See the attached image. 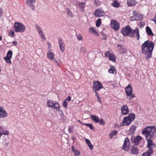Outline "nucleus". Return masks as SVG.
Masks as SVG:
<instances>
[{
    "label": "nucleus",
    "instance_id": "f257e3e1",
    "mask_svg": "<svg viewBox=\"0 0 156 156\" xmlns=\"http://www.w3.org/2000/svg\"><path fill=\"white\" fill-rule=\"evenodd\" d=\"M154 45L155 44L153 42L149 40L145 41L141 45V52L145 55L146 59H148L151 57Z\"/></svg>",
    "mask_w": 156,
    "mask_h": 156
},
{
    "label": "nucleus",
    "instance_id": "f03ea898",
    "mask_svg": "<svg viewBox=\"0 0 156 156\" xmlns=\"http://www.w3.org/2000/svg\"><path fill=\"white\" fill-rule=\"evenodd\" d=\"M121 33L124 36H129L131 37H134L136 34L137 40H139V30L138 27L133 30L132 29L130 26H127L121 30Z\"/></svg>",
    "mask_w": 156,
    "mask_h": 156
},
{
    "label": "nucleus",
    "instance_id": "7ed1b4c3",
    "mask_svg": "<svg viewBox=\"0 0 156 156\" xmlns=\"http://www.w3.org/2000/svg\"><path fill=\"white\" fill-rule=\"evenodd\" d=\"M142 133L145 135L146 139H153L156 136V127L147 126L142 131Z\"/></svg>",
    "mask_w": 156,
    "mask_h": 156
},
{
    "label": "nucleus",
    "instance_id": "20e7f679",
    "mask_svg": "<svg viewBox=\"0 0 156 156\" xmlns=\"http://www.w3.org/2000/svg\"><path fill=\"white\" fill-rule=\"evenodd\" d=\"M135 118V115L134 114H130L128 116L123 118L122 122L120 123V126H129Z\"/></svg>",
    "mask_w": 156,
    "mask_h": 156
},
{
    "label": "nucleus",
    "instance_id": "39448f33",
    "mask_svg": "<svg viewBox=\"0 0 156 156\" xmlns=\"http://www.w3.org/2000/svg\"><path fill=\"white\" fill-rule=\"evenodd\" d=\"M26 28L25 26L21 23L15 22L14 23L13 29L16 32L23 33Z\"/></svg>",
    "mask_w": 156,
    "mask_h": 156
},
{
    "label": "nucleus",
    "instance_id": "423d86ee",
    "mask_svg": "<svg viewBox=\"0 0 156 156\" xmlns=\"http://www.w3.org/2000/svg\"><path fill=\"white\" fill-rule=\"evenodd\" d=\"M47 105L48 107L54 108L57 111H59L60 107L59 104L56 101L51 100H49L47 101Z\"/></svg>",
    "mask_w": 156,
    "mask_h": 156
},
{
    "label": "nucleus",
    "instance_id": "0eeeda50",
    "mask_svg": "<svg viewBox=\"0 0 156 156\" xmlns=\"http://www.w3.org/2000/svg\"><path fill=\"white\" fill-rule=\"evenodd\" d=\"M125 91L127 97H129V100H131L135 97L134 95L133 94V90L131 85H128L125 88Z\"/></svg>",
    "mask_w": 156,
    "mask_h": 156
},
{
    "label": "nucleus",
    "instance_id": "6e6552de",
    "mask_svg": "<svg viewBox=\"0 0 156 156\" xmlns=\"http://www.w3.org/2000/svg\"><path fill=\"white\" fill-rule=\"evenodd\" d=\"M105 55L106 57L108 58V59L113 62H116V57L115 55L112 53V51L108 50L105 52Z\"/></svg>",
    "mask_w": 156,
    "mask_h": 156
},
{
    "label": "nucleus",
    "instance_id": "1a4fd4ad",
    "mask_svg": "<svg viewBox=\"0 0 156 156\" xmlns=\"http://www.w3.org/2000/svg\"><path fill=\"white\" fill-rule=\"evenodd\" d=\"M90 118L94 122L99 123L102 125H104L105 124V122L102 119H100L96 115H90Z\"/></svg>",
    "mask_w": 156,
    "mask_h": 156
},
{
    "label": "nucleus",
    "instance_id": "9d476101",
    "mask_svg": "<svg viewBox=\"0 0 156 156\" xmlns=\"http://www.w3.org/2000/svg\"><path fill=\"white\" fill-rule=\"evenodd\" d=\"M93 90H100L103 88V87L101 82L98 81H94L93 83Z\"/></svg>",
    "mask_w": 156,
    "mask_h": 156
},
{
    "label": "nucleus",
    "instance_id": "9b49d317",
    "mask_svg": "<svg viewBox=\"0 0 156 156\" xmlns=\"http://www.w3.org/2000/svg\"><path fill=\"white\" fill-rule=\"evenodd\" d=\"M12 53L11 50H9L7 53L6 56L4 57V59L7 63L9 64H12V62L11 59L12 58Z\"/></svg>",
    "mask_w": 156,
    "mask_h": 156
},
{
    "label": "nucleus",
    "instance_id": "f8f14e48",
    "mask_svg": "<svg viewBox=\"0 0 156 156\" xmlns=\"http://www.w3.org/2000/svg\"><path fill=\"white\" fill-rule=\"evenodd\" d=\"M129 139L128 138H126L122 147L123 150L125 151H128L129 148Z\"/></svg>",
    "mask_w": 156,
    "mask_h": 156
},
{
    "label": "nucleus",
    "instance_id": "ddd939ff",
    "mask_svg": "<svg viewBox=\"0 0 156 156\" xmlns=\"http://www.w3.org/2000/svg\"><path fill=\"white\" fill-rule=\"evenodd\" d=\"M111 26L112 28L115 31H117L119 29V25L117 21L116 20H112Z\"/></svg>",
    "mask_w": 156,
    "mask_h": 156
},
{
    "label": "nucleus",
    "instance_id": "4468645a",
    "mask_svg": "<svg viewBox=\"0 0 156 156\" xmlns=\"http://www.w3.org/2000/svg\"><path fill=\"white\" fill-rule=\"evenodd\" d=\"M94 14L95 17H99L104 16L105 12L103 10L98 9L95 11Z\"/></svg>",
    "mask_w": 156,
    "mask_h": 156
},
{
    "label": "nucleus",
    "instance_id": "2eb2a0df",
    "mask_svg": "<svg viewBox=\"0 0 156 156\" xmlns=\"http://www.w3.org/2000/svg\"><path fill=\"white\" fill-rule=\"evenodd\" d=\"M58 44L60 51L63 52L65 51V45L61 38L58 39Z\"/></svg>",
    "mask_w": 156,
    "mask_h": 156
},
{
    "label": "nucleus",
    "instance_id": "dca6fc26",
    "mask_svg": "<svg viewBox=\"0 0 156 156\" xmlns=\"http://www.w3.org/2000/svg\"><path fill=\"white\" fill-rule=\"evenodd\" d=\"M27 5L30 7L33 10L35 9V5L34 4L35 3V0H26Z\"/></svg>",
    "mask_w": 156,
    "mask_h": 156
},
{
    "label": "nucleus",
    "instance_id": "f3484780",
    "mask_svg": "<svg viewBox=\"0 0 156 156\" xmlns=\"http://www.w3.org/2000/svg\"><path fill=\"white\" fill-rule=\"evenodd\" d=\"M151 139H146V140L147 141V147L149 148V149L153 151V149L156 146L155 144L153 143Z\"/></svg>",
    "mask_w": 156,
    "mask_h": 156
},
{
    "label": "nucleus",
    "instance_id": "a211bd4d",
    "mask_svg": "<svg viewBox=\"0 0 156 156\" xmlns=\"http://www.w3.org/2000/svg\"><path fill=\"white\" fill-rule=\"evenodd\" d=\"M121 112L122 114L126 115H127L129 112V109L126 105H123L121 107Z\"/></svg>",
    "mask_w": 156,
    "mask_h": 156
},
{
    "label": "nucleus",
    "instance_id": "6ab92c4d",
    "mask_svg": "<svg viewBox=\"0 0 156 156\" xmlns=\"http://www.w3.org/2000/svg\"><path fill=\"white\" fill-rule=\"evenodd\" d=\"M143 138L141 136H137L134 139H131V141L135 145L138 144L139 142Z\"/></svg>",
    "mask_w": 156,
    "mask_h": 156
},
{
    "label": "nucleus",
    "instance_id": "aec40b11",
    "mask_svg": "<svg viewBox=\"0 0 156 156\" xmlns=\"http://www.w3.org/2000/svg\"><path fill=\"white\" fill-rule=\"evenodd\" d=\"M35 27L36 28L37 30L38 31V33L40 35L41 38L43 39H45V37L44 35L43 32L41 30V29L37 25H36L35 26Z\"/></svg>",
    "mask_w": 156,
    "mask_h": 156
},
{
    "label": "nucleus",
    "instance_id": "412c9836",
    "mask_svg": "<svg viewBox=\"0 0 156 156\" xmlns=\"http://www.w3.org/2000/svg\"><path fill=\"white\" fill-rule=\"evenodd\" d=\"M7 116V114L6 112L2 107H0V118H4Z\"/></svg>",
    "mask_w": 156,
    "mask_h": 156
},
{
    "label": "nucleus",
    "instance_id": "4be33fe9",
    "mask_svg": "<svg viewBox=\"0 0 156 156\" xmlns=\"http://www.w3.org/2000/svg\"><path fill=\"white\" fill-rule=\"evenodd\" d=\"M118 49L119 52L122 54H124L126 52V49L125 47L123 45H117Z\"/></svg>",
    "mask_w": 156,
    "mask_h": 156
},
{
    "label": "nucleus",
    "instance_id": "5701e85b",
    "mask_svg": "<svg viewBox=\"0 0 156 156\" xmlns=\"http://www.w3.org/2000/svg\"><path fill=\"white\" fill-rule=\"evenodd\" d=\"M49 50V51L47 53V58L51 60L54 59L55 55L50 50Z\"/></svg>",
    "mask_w": 156,
    "mask_h": 156
},
{
    "label": "nucleus",
    "instance_id": "b1692460",
    "mask_svg": "<svg viewBox=\"0 0 156 156\" xmlns=\"http://www.w3.org/2000/svg\"><path fill=\"white\" fill-rule=\"evenodd\" d=\"M110 68L108 70V72L109 73L115 74L116 73V71L115 67L112 66H110Z\"/></svg>",
    "mask_w": 156,
    "mask_h": 156
},
{
    "label": "nucleus",
    "instance_id": "393cba45",
    "mask_svg": "<svg viewBox=\"0 0 156 156\" xmlns=\"http://www.w3.org/2000/svg\"><path fill=\"white\" fill-rule=\"evenodd\" d=\"M136 127L135 126L133 125L131 126L130 129L129 130L128 132L129 134H133L136 130Z\"/></svg>",
    "mask_w": 156,
    "mask_h": 156
},
{
    "label": "nucleus",
    "instance_id": "a878e982",
    "mask_svg": "<svg viewBox=\"0 0 156 156\" xmlns=\"http://www.w3.org/2000/svg\"><path fill=\"white\" fill-rule=\"evenodd\" d=\"M131 151L133 154H137L138 153V150L136 145H133L131 150Z\"/></svg>",
    "mask_w": 156,
    "mask_h": 156
},
{
    "label": "nucleus",
    "instance_id": "bb28decb",
    "mask_svg": "<svg viewBox=\"0 0 156 156\" xmlns=\"http://www.w3.org/2000/svg\"><path fill=\"white\" fill-rule=\"evenodd\" d=\"M127 3L128 6H131L135 5L136 2L135 0H129L127 1Z\"/></svg>",
    "mask_w": 156,
    "mask_h": 156
},
{
    "label": "nucleus",
    "instance_id": "cd10ccee",
    "mask_svg": "<svg viewBox=\"0 0 156 156\" xmlns=\"http://www.w3.org/2000/svg\"><path fill=\"white\" fill-rule=\"evenodd\" d=\"M146 32L148 35L151 36H153L154 35L151 29L148 27H146Z\"/></svg>",
    "mask_w": 156,
    "mask_h": 156
},
{
    "label": "nucleus",
    "instance_id": "c85d7f7f",
    "mask_svg": "<svg viewBox=\"0 0 156 156\" xmlns=\"http://www.w3.org/2000/svg\"><path fill=\"white\" fill-rule=\"evenodd\" d=\"M153 151L149 149L148 151L143 153L142 156H150L153 153Z\"/></svg>",
    "mask_w": 156,
    "mask_h": 156
},
{
    "label": "nucleus",
    "instance_id": "c756f323",
    "mask_svg": "<svg viewBox=\"0 0 156 156\" xmlns=\"http://www.w3.org/2000/svg\"><path fill=\"white\" fill-rule=\"evenodd\" d=\"M89 31L90 32H92L93 34H96L97 36L99 35L98 31L93 27L90 28L89 29Z\"/></svg>",
    "mask_w": 156,
    "mask_h": 156
},
{
    "label": "nucleus",
    "instance_id": "7c9ffc66",
    "mask_svg": "<svg viewBox=\"0 0 156 156\" xmlns=\"http://www.w3.org/2000/svg\"><path fill=\"white\" fill-rule=\"evenodd\" d=\"M112 5L115 8H118L119 7L120 5L116 0H115L113 2Z\"/></svg>",
    "mask_w": 156,
    "mask_h": 156
},
{
    "label": "nucleus",
    "instance_id": "2f4dec72",
    "mask_svg": "<svg viewBox=\"0 0 156 156\" xmlns=\"http://www.w3.org/2000/svg\"><path fill=\"white\" fill-rule=\"evenodd\" d=\"M117 133V131L116 130H114L110 133L109 135V137L110 138H112L114 136L116 135Z\"/></svg>",
    "mask_w": 156,
    "mask_h": 156
},
{
    "label": "nucleus",
    "instance_id": "473e14b6",
    "mask_svg": "<svg viewBox=\"0 0 156 156\" xmlns=\"http://www.w3.org/2000/svg\"><path fill=\"white\" fill-rule=\"evenodd\" d=\"M8 35L11 37H13L15 36L14 32L12 30H10L8 32Z\"/></svg>",
    "mask_w": 156,
    "mask_h": 156
},
{
    "label": "nucleus",
    "instance_id": "72a5a7b5",
    "mask_svg": "<svg viewBox=\"0 0 156 156\" xmlns=\"http://www.w3.org/2000/svg\"><path fill=\"white\" fill-rule=\"evenodd\" d=\"M83 125L86 126L87 127H89L91 130H94V127L91 124L85 123L83 124Z\"/></svg>",
    "mask_w": 156,
    "mask_h": 156
},
{
    "label": "nucleus",
    "instance_id": "f704fd0d",
    "mask_svg": "<svg viewBox=\"0 0 156 156\" xmlns=\"http://www.w3.org/2000/svg\"><path fill=\"white\" fill-rule=\"evenodd\" d=\"M101 23V20L100 19H98L97 20L96 23V27H99Z\"/></svg>",
    "mask_w": 156,
    "mask_h": 156
},
{
    "label": "nucleus",
    "instance_id": "c9c22d12",
    "mask_svg": "<svg viewBox=\"0 0 156 156\" xmlns=\"http://www.w3.org/2000/svg\"><path fill=\"white\" fill-rule=\"evenodd\" d=\"M101 34L102 36L101 39L106 40L107 38L106 34L102 32L101 33Z\"/></svg>",
    "mask_w": 156,
    "mask_h": 156
},
{
    "label": "nucleus",
    "instance_id": "e433bc0d",
    "mask_svg": "<svg viewBox=\"0 0 156 156\" xmlns=\"http://www.w3.org/2000/svg\"><path fill=\"white\" fill-rule=\"evenodd\" d=\"M135 19L136 20H141L142 19V18L141 16H140V15H138L136 16Z\"/></svg>",
    "mask_w": 156,
    "mask_h": 156
},
{
    "label": "nucleus",
    "instance_id": "4c0bfd02",
    "mask_svg": "<svg viewBox=\"0 0 156 156\" xmlns=\"http://www.w3.org/2000/svg\"><path fill=\"white\" fill-rule=\"evenodd\" d=\"M79 6L80 7H81L83 10L84 9V8L85 6V4L84 3L80 2L79 3Z\"/></svg>",
    "mask_w": 156,
    "mask_h": 156
},
{
    "label": "nucleus",
    "instance_id": "58836bf2",
    "mask_svg": "<svg viewBox=\"0 0 156 156\" xmlns=\"http://www.w3.org/2000/svg\"><path fill=\"white\" fill-rule=\"evenodd\" d=\"M86 49L85 47H81L80 48V52L83 53H84L86 51Z\"/></svg>",
    "mask_w": 156,
    "mask_h": 156
},
{
    "label": "nucleus",
    "instance_id": "ea45409f",
    "mask_svg": "<svg viewBox=\"0 0 156 156\" xmlns=\"http://www.w3.org/2000/svg\"><path fill=\"white\" fill-rule=\"evenodd\" d=\"M73 126H69L68 129V131L69 133H72L73 132Z\"/></svg>",
    "mask_w": 156,
    "mask_h": 156
},
{
    "label": "nucleus",
    "instance_id": "a19ab883",
    "mask_svg": "<svg viewBox=\"0 0 156 156\" xmlns=\"http://www.w3.org/2000/svg\"><path fill=\"white\" fill-rule=\"evenodd\" d=\"M63 106L65 108H67L68 106V103L66 101V100H65L64 101L63 103Z\"/></svg>",
    "mask_w": 156,
    "mask_h": 156
},
{
    "label": "nucleus",
    "instance_id": "79ce46f5",
    "mask_svg": "<svg viewBox=\"0 0 156 156\" xmlns=\"http://www.w3.org/2000/svg\"><path fill=\"white\" fill-rule=\"evenodd\" d=\"M66 12L67 14L69 16L72 15V13H71L70 9L69 8H67L66 9Z\"/></svg>",
    "mask_w": 156,
    "mask_h": 156
},
{
    "label": "nucleus",
    "instance_id": "37998d69",
    "mask_svg": "<svg viewBox=\"0 0 156 156\" xmlns=\"http://www.w3.org/2000/svg\"><path fill=\"white\" fill-rule=\"evenodd\" d=\"M53 62L55 64V65L59 67L60 66V65L59 63L58 62V61L56 59H54Z\"/></svg>",
    "mask_w": 156,
    "mask_h": 156
},
{
    "label": "nucleus",
    "instance_id": "c03bdc74",
    "mask_svg": "<svg viewBox=\"0 0 156 156\" xmlns=\"http://www.w3.org/2000/svg\"><path fill=\"white\" fill-rule=\"evenodd\" d=\"M75 155L76 156H78L80 154V152L76 150L74 153Z\"/></svg>",
    "mask_w": 156,
    "mask_h": 156
},
{
    "label": "nucleus",
    "instance_id": "a18cd8bd",
    "mask_svg": "<svg viewBox=\"0 0 156 156\" xmlns=\"http://www.w3.org/2000/svg\"><path fill=\"white\" fill-rule=\"evenodd\" d=\"M77 39L78 40H81L83 38L81 35H78L77 37Z\"/></svg>",
    "mask_w": 156,
    "mask_h": 156
},
{
    "label": "nucleus",
    "instance_id": "49530a36",
    "mask_svg": "<svg viewBox=\"0 0 156 156\" xmlns=\"http://www.w3.org/2000/svg\"><path fill=\"white\" fill-rule=\"evenodd\" d=\"M3 9L0 7V16H1L3 15Z\"/></svg>",
    "mask_w": 156,
    "mask_h": 156
},
{
    "label": "nucleus",
    "instance_id": "de8ad7c7",
    "mask_svg": "<svg viewBox=\"0 0 156 156\" xmlns=\"http://www.w3.org/2000/svg\"><path fill=\"white\" fill-rule=\"evenodd\" d=\"M76 150L75 149V147L73 146H72L71 151L73 152L74 153Z\"/></svg>",
    "mask_w": 156,
    "mask_h": 156
},
{
    "label": "nucleus",
    "instance_id": "09e8293b",
    "mask_svg": "<svg viewBox=\"0 0 156 156\" xmlns=\"http://www.w3.org/2000/svg\"><path fill=\"white\" fill-rule=\"evenodd\" d=\"M76 150L75 149V147L73 146H72L71 151L73 152L74 153Z\"/></svg>",
    "mask_w": 156,
    "mask_h": 156
},
{
    "label": "nucleus",
    "instance_id": "8fccbe9b",
    "mask_svg": "<svg viewBox=\"0 0 156 156\" xmlns=\"http://www.w3.org/2000/svg\"><path fill=\"white\" fill-rule=\"evenodd\" d=\"M98 101L101 104L102 101L101 98L99 97H97Z\"/></svg>",
    "mask_w": 156,
    "mask_h": 156
},
{
    "label": "nucleus",
    "instance_id": "3c124183",
    "mask_svg": "<svg viewBox=\"0 0 156 156\" xmlns=\"http://www.w3.org/2000/svg\"><path fill=\"white\" fill-rule=\"evenodd\" d=\"M89 147V148L90 150H92L93 148V145L91 144V143H90V144H89L88 145H87Z\"/></svg>",
    "mask_w": 156,
    "mask_h": 156
},
{
    "label": "nucleus",
    "instance_id": "603ef678",
    "mask_svg": "<svg viewBox=\"0 0 156 156\" xmlns=\"http://www.w3.org/2000/svg\"><path fill=\"white\" fill-rule=\"evenodd\" d=\"M96 94V95L97 97H99V96L98 93L97 92V91H99V90H93Z\"/></svg>",
    "mask_w": 156,
    "mask_h": 156
},
{
    "label": "nucleus",
    "instance_id": "864d4df0",
    "mask_svg": "<svg viewBox=\"0 0 156 156\" xmlns=\"http://www.w3.org/2000/svg\"><path fill=\"white\" fill-rule=\"evenodd\" d=\"M87 144V145H88L89 144H90V141L88 139H86L85 140Z\"/></svg>",
    "mask_w": 156,
    "mask_h": 156
},
{
    "label": "nucleus",
    "instance_id": "5fc2aeb1",
    "mask_svg": "<svg viewBox=\"0 0 156 156\" xmlns=\"http://www.w3.org/2000/svg\"><path fill=\"white\" fill-rule=\"evenodd\" d=\"M66 101H70L71 100V97L70 96H68L67 98L65 100Z\"/></svg>",
    "mask_w": 156,
    "mask_h": 156
},
{
    "label": "nucleus",
    "instance_id": "6e6d98bb",
    "mask_svg": "<svg viewBox=\"0 0 156 156\" xmlns=\"http://www.w3.org/2000/svg\"><path fill=\"white\" fill-rule=\"evenodd\" d=\"M120 126H121L120 125L119 126L117 124H115L114 125V127L115 128H119Z\"/></svg>",
    "mask_w": 156,
    "mask_h": 156
},
{
    "label": "nucleus",
    "instance_id": "4d7b16f0",
    "mask_svg": "<svg viewBox=\"0 0 156 156\" xmlns=\"http://www.w3.org/2000/svg\"><path fill=\"white\" fill-rule=\"evenodd\" d=\"M135 17H134V16L131 17V18H130L131 20L132 21V20H136Z\"/></svg>",
    "mask_w": 156,
    "mask_h": 156
},
{
    "label": "nucleus",
    "instance_id": "13d9d810",
    "mask_svg": "<svg viewBox=\"0 0 156 156\" xmlns=\"http://www.w3.org/2000/svg\"><path fill=\"white\" fill-rule=\"evenodd\" d=\"M12 44L14 45H16L17 44V43L16 41H14L12 42Z\"/></svg>",
    "mask_w": 156,
    "mask_h": 156
},
{
    "label": "nucleus",
    "instance_id": "bf43d9fd",
    "mask_svg": "<svg viewBox=\"0 0 156 156\" xmlns=\"http://www.w3.org/2000/svg\"><path fill=\"white\" fill-rule=\"evenodd\" d=\"M48 44L49 45V47L48 48V50H50L51 48V46L50 43L48 42Z\"/></svg>",
    "mask_w": 156,
    "mask_h": 156
},
{
    "label": "nucleus",
    "instance_id": "052dcab7",
    "mask_svg": "<svg viewBox=\"0 0 156 156\" xmlns=\"http://www.w3.org/2000/svg\"><path fill=\"white\" fill-rule=\"evenodd\" d=\"M78 121L79 123H81V124H83H83H85V123H82V122H81V121H80V120H78Z\"/></svg>",
    "mask_w": 156,
    "mask_h": 156
},
{
    "label": "nucleus",
    "instance_id": "680f3d73",
    "mask_svg": "<svg viewBox=\"0 0 156 156\" xmlns=\"http://www.w3.org/2000/svg\"><path fill=\"white\" fill-rule=\"evenodd\" d=\"M2 36L0 35V41H2Z\"/></svg>",
    "mask_w": 156,
    "mask_h": 156
},
{
    "label": "nucleus",
    "instance_id": "e2e57ef3",
    "mask_svg": "<svg viewBox=\"0 0 156 156\" xmlns=\"http://www.w3.org/2000/svg\"><path fill=\"white\" fill-rule=\"evenodd\" d=\"M155 22V23L156 24V20H153Z\"/></svg>",
    "mask_w": 156,
    "mask_h": 156
},
{
    "label": "nucleus",
    "instance_id": "0e129e2a",
    "mask_svg": "<svg viewBox=\"0 0 156 156\" xmlns=\"http://www.w3.org/2000/svg\"><path fill=\"white\" fill-rule=\"evenodd\" d=\"M61 112H62V114H63V112L62 111H61Z\"/></svg>",
    "mask_w": 156,
    "mask_h": 156
},
{
    "label": "nucleus",
    "instance_id": "69168bd1",
    "mask_svg": "<svg viewBox=\"0 0 156 156\" xmlns=\"http://www.w3.org/2000/svg\"><path fill=\"white\" fill-rule=\"evenodd\" d=\"M155 16H156V15H155Z\"/></svg>",
    "mask_w": 156,
    "mask_h": 156
}]
</instances>
